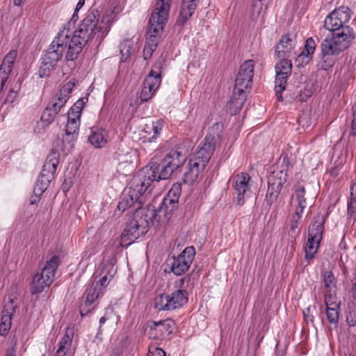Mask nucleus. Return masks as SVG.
<instances>
[{
    "instance_id": "obj_16",
    "label": "nucleus",
    "mask_w": 356,
    "mask_h": 356,
    "mask_svg": "<svg viewBox=\"0 0 356 356\" xmlns=\"http://www.w3.org/2000/svg\"><path fill=\"white\" fill-rule=\"evenodd\" d=\"M216 145V139L211 134L207 135L204 141L200 143L199 149L195 152L193 159L197 160L199 163H203L204 166L211 159Z\"/></svg>"
},
{
    "instance_id": "obj_63",
    "label": "nucleus",
    "mask_w": 356,
    "mask_h": 356,
    "mask_svg": "<svg viewBox=\"0 0 356 356\" xmlns=\"http://www.w3.org/2000/svg\"><path fill=\"white\" fill-rule=\"evenodd\" d=\"M40 197L39 195H35V194H33L30 198V203L31 204H35L37 202L39 201V199H40Z\"/></svg>"
},
{
    "instance_id": "obj_24",
    "label": "nucleus",
    "mask_w": 356,
    "mask_h": 356,
    "mask_svg": "<svg viewBox=\"0 0 356 356\" xmlns=\"http://www.w3.org/2000/svg\"><path fill=\"white\" fill-rule=\"evenodd\" d=\"M248 94V92H239L234 88L233 95L230 101L227 103V110L232 115L239 113L246 100Z\"/></svg>"
},
{
    "instance_id": "obj_8",
    "label": "nucleus",
    "mask_w": 356,
    "mask_h": 356,
    "mask_svg": "<svg viewBox=\"0 0 356 356\" xmlns=\"http://www.w3.org/2000/svg\"><path fill=\"white\" fill-rule=\"evenodd\" d=\"M60 264V259L58 256H52L47 261L45 266L40 273H37L32 278L30 286L31 294L41 293L48 289L54 281L56 270Z\"/></svg>"
},
{
    "instance_id": "obj_50",
    "label": "nucleus",
    "mask_w": 356,
    "mask_h": 356,
    "mask_svg": "<svg viewBox=\"0 0 356 356\" xmlns=\"http://www.w3.org/2000/svg\"><path fill=\"white\" fill-rule=\"evenodd\" d=\"M312 59V57L307 55L305 51H302L296 58L299 66H305L307 65Z\"/></svg>"
},
{
    "instance_id": "obj_61",
    "label": "nucleus",
    "mask_w": 356,
    "mask_h": 356,
    "mask_svg": "<svg viewBox=\"0 0 356 356\" xmlns=\"http://www.w3.org/2000/svg\"><path fill=\"white\" fill-rule=\"evenodd\" d=\"M44 191V190H42V188L35 186L33 189V194L41 196Z\"/></svg>"
},
{
    "instance_id": "obj_15",
    "label": "nucleus",
    "mask_w": 356,
    "mask_h": 356,
    "mask_svg": "<svg viewBox=\"0 0 356 356\" xmlns=\"http://www.w3.org/2000/svg\"><path fill=\"white\" fill-rule=\"evenodd\" d=\"M250 177L248 173H239L232 179V186L237 193V203L243 206L252 194L250 185Z\"/></svg>"
},
{
    "instance_id": "obj_28",
    "label": "nucleus",
    "mask_w": 356,
    "mask_h": 356,
    "mask_svg": "<svg viewBox=\"0 0 356 356\" xmlns=\"http://www.w3.org/2000/svg\"><path fill=\"white\" fill-rule=\"evenodd\" d=\"M197 6L193 3H189L182 1L179 17L177 19L176 24L183 26L186 22L192 17Z\"/></svg>"
},
{
    "instance_id": "obj_11",
    "label": "nucleus",
    "mask_w": 356,
    "mask_h": 356,
    "mask_svg": "<svg viewBox=\"0 0 356 356\" xmlns=\"http://www.w3.org/2000/svg\"><path fill=\"white\" fill-rule=\"evenodd\" d=\"M292 62L287 58H282L275 65V70L276 72L275 91L277 99L279 102L283 100L282 92L286 88V84L288 77L291 74Z\"/></svg>"
},
{
    "instance_id": "obj_59",
    "label": "nucleus",
    "mask_w": 356,
    "mask_h": 356,
    "mask_svg": "<svg viewBox=\"0 0 356 356\" xmlns=\"http://www.w3.org/2000/svg\"><path fill=\"white\" fill-rule=\"evenodd\" d=\"M15 353L16 348L15 346H13L7 349L6 356H16Z\"/></svg>"
},
{
    "instance_id": "obj_13",
    "label": "nucleus",
    "mask_w": 356,
    "mask_h": 356,
    "mask_svg": "<svg viewBox=\"0 0 356 356\" xmlns=\"http://www.w3.org/2000/svg\"><path fill=\"white\" fill-rule=\"evenodd\" d=\"M171 0H158L151 17V29L154 32L161 31L168 20Z\"/></svg>"
},
{
    "instance_id": "obj_56",
    "label": "nucleus",
    "mask_w": 356,
    "mask_h": 356,
    "mask_svg": "<svg viewBox=\"0 0 356 356\" xmlns=\"http://www.w3.org/2000/svg\"><path fill=\"white\" fill-rule=\"evenodd\" d=\"M17 96V92L13 90H10L7 95L5 102L6 103H13Z\"/></svg>"
},
{
    "instance_id": "obj_46",
    "label": "nucleus",
    "mask_w": 356,
    "mask_h": 356,
    "mask_svg": "<svg viewBox=\"0 0 356 356\" xmlns=\"http://www.w3.org/2000/svg\"><path fill=\"white\" fill-rule=\"evenodd\" d=\"M56 115L57 113L47 107L42 114L41 120L49 124L54 121Z\"/></svg>"
},
{
    "instance_id": "obj_32",
    "label": "nucleus",
    "mask_w": 356,
    "mask_h": 356,
    "mask_svg": "<svg viewBox=\"0 0 356 356\" xmlns=\"http://www.w3.org/2000/svg\"><path fill=\"white\" fill-rule=\"evenodd\" d=\"M115 270L113 268V266L111 265H104L102 268V277L97 282H99V288L101 289L102 292L108 284L111 279L113 277Z\"/></svg>"
},
{
    "instance_id": "obj_31",
    "label": "nucleus",
    "mask_w": 356,
    "mask_h": 356,
    "mask_svg": "<svg viewBox=\"0 0 356 356\" xmlns=\"http://www.w3.org/2000/svg\"><path fill=\"white\" fill-rule=\"evenodd\" d=\"M178 207V202L175 201V199H171L168 197H165L163 200V202L156 211L157 216H161V213L166 218L168 215L171 214L175 209Z\"/></svg>"
},
{
    "instance_id": "obj_49",
    "label": "nucleus",
    "mask_w": 356,
    "mask_h": 356,
    "mask_svg": "<svg viewBox=\"0 0 356 356\" xmlns=\"http://www.w3.org/2000/svg\"><path fill=\"white\" fill-rule=\"evenodd\" d=\"M46 176L40 174V176L38 177V181L36 182L35 186L38 187L42 188V190L46 191L47 188L49 184L52 180L51 179L45 178Z\"/></svg>"
},
{
    "instance_id": "obj_12",
    "label": "nucleus",
    "mask_w": 356,
    "mask_h": 356,
    "mask_svg": "<svg viewBox=\"0 0 356 356\" xmlns=\"http://www.w3.org/2000/svg\"><path fill=\"white\" fill-rule=\"evenodd\" d=\"M254 62L253 60H245L240 67L235 79L234 88L239 92H250L254 74Z\"/></svg>"
},
{
    "instance_id": "obj_62",
    "label": "nucleus",
    "mask_w": 356,
    "mask_h": 356,
    "mask_svg": "<svg viewBox=\"0 0 356 356\" xmlns=\"http://www.w3.org/2000/svg\"><path fill=\"white\" fill-rule=\"evenodd\" d=\"M327 308H334V309H337V308H340V302H330V303H328L327 305H326V309Z\"/></svg>"
},
{
    "instance_id": "obj_27",
    "label": "nucleus",
    "mask_w": 356,
    "mask_h": 356,
    "mask_svg": "<svg viewBox=\"0 0 356 356\" xmlns=\"http://www.w3.org/2000/svg\"><path fill=\"white\" fill-rule=\"evenodd\" d=\"M13 302V299H10L9 300V303L4 306L2 311L1 322L0 324V334L3 336L7 334L11 325L12 312L10 311H13V307L12 306Z\"/></svg>"
},
{
    "instance_id": "obj_25",
    "label": "nucleus",
    "mask_w": 356,
    "mask_h": 356,
    "mask_svg": "<svg viewBox=\"0 0 356 356\" xmlns=\"http://www.w3.org/2000/svg\"><path fill=\"white\" fill-rule=\"evenodd\" d=\"M295 43L288 35L282 36L275 48V55L278 58H286L291 56L294 49Z\"/></svg>"
},
{
    "instance_id": "obj_18",
    "label": "nucleus",
    "mask_w": 356,
    "mask_h": 356,
    "mask_svg": "<svg viewBox=\"0 0 356 356\" xmlns=\"http://www.w3.org/2000/svg\"><path fill=\"white\" fill-rule=\"evenodd\" d=\"M150 335L154 339H162L172 333L175 323L170 320L153 321L149 325Z\"/></svg>"
},
{
    "instance_id": "obj_64",
    "label": "nucleus",
    "mask_w": 356,
    "mask_h": 356,
    "mask_svg": "<svg viewBox=\"0 0 356 356\" xmlns=\"http://www.w3.org/2000/svg\"><path fill=\"white\" fill-rule=\"evenodd\" d=\"M353 297L356 299V282L353 284L352 286Z\"/></svg>"
},
{
    "instance_id": "obj_3",
    "label": "nucleus",
    "mask_w": 356,
    "mask_h": 356,
    "mask_svg": "<svg viewBox=\"0 0 356 356\" xmlns=\"http://www.w3.org/2000/svg\"><path fill=\"white\" fill-rule=\"evenodd\" d=\"M70 46H72L70 31L63 30L58 33L47 50L46 54L41 58L42 63L39 69L40 77L48 76L50 72L54 70L58 62L63 58L67 48L66 60L72 61L78 58L79 55H76L73 58L68 57V54L71 51Z\"/></svg>"
},
{
    "instance_id": "obj_58",
    "label": "nucleus",
    "mask_w": 356,
    "mask_h": 356,
    "mask_svg": "<svg viewBox=\"0 0 356 356\" xmlns=\"http://www.w3.org/2000/svg\"><path fill=\"white\" fill-rule=\"evenodd\" d=\"M325 305H327L328 303L333 302L334 301V297L331 294L330 291L329 290H327L325 292Z\"/></svg>"
},
{
    "instance_id": "obj_10",
    "label": "nucleus",
    "mask_w": 356,
    "mask_h": 356,
    "mask_svg": "<svg viewBox=\"0 0 356 356\" xmlns=\"http://www.w3.org/2000/svg\"><path fill=\"white\" fill-rule=\"evenodd\" d=\"M188 302V293L177 289L171 293L161 294L154 299V307L159 311L174 310L181 307Z\"/></svg>"
},
{
    "instance_id": "obj_52",
    "label": "nucleus",
    "mask_w": 356,
    "mask_h": 356,
    "mask_svg": "<svg viewBox=\"0 0 356 356\" xmlns=\"http://www.w3.org/2000/svg\"><path fill=\"white\" fill-rule=\"evenodd\" d=\"M353 119L351 122V129L350 131V136H356V104L353 107Z\"/></svg>"
},
{
    "instance_id": "obj_21",
    "label": "nucleus",
    "mask_w": 356,
    "mask_h": 356,
    "mask_svg": "<svg viewBox=\"0 0 356 356\" xmlns=\"http://www.w3.org/2000/svg\"><path fill=\"white\" fill-rule=\"evenodd\" d=\"M325 221V218L321 213H318L314 218V221L309 226L308 229V237L310 238V240H316V243L321 241L324 232Z\"/></svg>"
},
{
    "instance_id": "obj_4",
    "label": "nucleus",
    "mask_w": 356,
    "mask_h": 356,
    "mask_svg": "<svg viewBox=\"0 0 356 356\" xmlns=\"http://www.w3.org/2000/svg\"><path fill=\"white\" fill-rule=\"evenodd\" d=\"M70 46H72L70 31L63 30L58 33L47 50L46 54L41 58L42 63L39 69L40 77L48 76L50 72L54 70L58 62L63 58L67 48L66 60L72 61L78 58L79 55H76L73 58L68 57V54L71 51Z\"/></svg>"
},
{
    "instance_id": "obj_9",
    "label": "nucleus",
    "mask_w": 356,
    "mask_h": 356,
    "mask_svg": "<svg viewBox=\"0 0 356 356\" xmlns=\"http://www.w3.org/2000/svg\"><path fill=\"white\" fill-rule=\"evenodd\" d=\"M282 169L275 170L268 177V190L266 195V204L270 207L277 200L283 184L287 180L289 161L286 156L282 159Z\"/></svg>"
},
{
    "instance_id": "obj_55",
    "label": "nucleus",
    "mask_w": 356,
    "mask_h": 356,
    "mask_svg": "<svg viewBox=\"0 0 356 356\" xmlns=\"http://www.w3.org/2000/svg\"><path fill=\"white\" fill-rule=\"evenodd\" d=\"M156 49H154V48H152V47H149L147 45L145 44V47H144V49H143V57H144V59L145 60H147L149 59L153 52L155 51Z\"/></svg>"
},
{
    "instance_id": "obj_38",
    "label": "nucleus",
    "mask_w": 356,
    "mask_h": 356,
    "mask_svg": "<svg viewBox=\"0 0 356 356\" xmlns=\"http://www.w3.org/2000/svg\"><path fill=\"white\" fill-rule=\"evenodd\" d=\"M149 36L147 39V41H146L145 44L148 46V47H152V48H154V49H156L157 46H158V42H159V38L157 36V34L161 33V31L154 32V30L151 29L150 20L149 21ZM162 31H163V30L161 31V32Z\"/></svg>"
},
{
    "instance_id": "obj_19",
    "label": "nucleus",
    "mask_w": 356,
    "mask_h": 356,
    "mask_svg": "<svg viewBox=\"0 0 356 356\" xmlns=\"http://www.w3.org/2000/svg\"><path fill=\"white\" fill-rule=\"evenodd\" d=\"M73 86V83L70 82L64 85L60 90L59 93L54 97L50 105L47 107L58 114L65 105L68 99V95L71 92Z\"/></svg>"
},
{
    "instance_id": "obj_53",
    "label": "nucleus",
    "mask_w": 356,
    "mask_h": 356,
    "mask_svg": "<svg viewBox=\"0 0 356 356\" xmlns=\"http://www.w3.org/2000/svg\"><path fill=\"white\" fill-rule=\"evenodd\" d=\"M148 356H165V353L161 348L151 347L149 349Z\"/></svg>"
},
{
    "instance_id": "obj_51",
    "label": "nucleus",
    "mask_w": 356,
    "mask_h": 356,
    "mask_svg": "<svg viewBox=\"0 0 356 356\" xmlns=\"http://www.w3.org/2000/svg\"><path fill=\"white\" fill-rule=\"evenodd\" d=\"M17 55V51L11 50L6 55L3 61L6 62L7 64L13 65L16 59Z\"/></svg>"
},
{
    "instance_id": "obj_34",
    "label": "nucleus",
    "mask_w": 356,
    "mask_h": 356,
    "mask_svg": "<svg viewBox=\"0 0 356 356\" xmlns=\"http://www.w3.org/2000/svg\"><path fill=\"white\" fill-rule=\"evenodd\" d=\"M350 191V199L348 205V214L353 221H356V185H353Z\"/></svg>"
},
{
    "instance_id": "obj_37",
    "label": "nucleus",
    "mask_w": 356,
    "mask_h": 356,
    "mask_svg": "<svg viewBox=\"0 0 356 356\" xmlns=\"http://www.w3.org/2000/svg\"><path fill=\"white\" fill-rule=\"evenodd\" d=\"M340 308H327L326 309L327 319L330 325H333L337 327L339 323Z\"/></svg>"
},
{
    "instance_id": "obj_26",
    "label": "nucleus",
    "mask_w": 356,
    "mask_h": 356,
    "mask_svg": "<svg viewBox=\"0 0 356 356\" xmlns=\"http://www.w3.org/2000/svg\"><path fill=\"white\" fill-rule=\"evenodd\" d=\"M107 132L105 129L92 128L88 136V142L96 148L103 147L107 143Z\"/></svg>"
},
{
    "instance_id": "obj_5",
    "label": "nucleus",
    "mask_w": 356,
    "mask_h": 356,
    "mask_svg": "<svg viewBox=\"0 0 356 356\" xmlns=\"http://www.w3.org/2000/svg\"><path fill=\"white\" fill-rule=\"evenodd\" d=\"M99 12L96 9L89 10L85 18L79 24L73 35H70L72 46H70L71 51L68 57L73 58L76 55H79L83 47L90 40H92L97 32H101L102 27L98 26Z\"/></svg>"
},
{
    "instance_id": "obj_41",
    "label": "nucleus",
    "mask_w": 356,
    "mask_h": 356,
    "mask_svg": "<svg viewBox=\"0 0 356 356\" xmlns=\"http://www.w3.org/2000/svg\"><path fill=\"white\" fill-rule=\"evenodd\" d=\"M72 345V337H70L68 332H67L61 339L59 343V348L57 350L58 354L59 353L67 351L70 349Z\"/></svg>"
},
{
    "instance_id": "obj_39",
    "label": "nucleus",
    "mask_w": 356,
    "mask_h": 356,
    "mask_svg": "<svg viewBox=\"0 0 356 356\" xmlns=\"http://www.w3.org/2000/svg\"><path fill=\"white\" fill-rule=\"evenodd\" d=\"M325 287L328 290L336 284V279L331 271H325L322 273Z\"/></svg>"
},
{
    "instance_id": "obj_1",
    "label": "nucleus",
    "mask_w": 356,
    "mask_h": 356,
    "mask_svg": "<svg viewBox=\"0 0 356 356\" xmlns=\"http://www.w3.org/2000/svg\"><path fill=\"white\" fill-rule=\"evenodd\" d=\"M193 148V141L186 139L177 144L163 159L153 157L149 164L131 179L129 188L135 195L145 199L152 181L168 179L176 169L184 163Z\"/></svg>"
},
{
    "instance_id": "obj_42",
    "label": "nucleus",
    "mask_w": 356,
    "mask_h": 356,
    "mask_svg": "<svg viewBox=\"0 0 356 356\" xmlns=\"http://www.w3.org/2000/svg\"><path fill=\"white\" fill-rule=\"evenodd\" d=\"M181 193V185L180 184H174L168 191L166 197L171 199H175V201L179 202V198Z\"/></svg>"
},
{
    "instance_id": "obj_60",
    "label": "nucleus",
    "mask_w": 356,
    "mask_h": 356,
    "mask_svg": "<svg viewBox=\"0 0 356 356\" xmlns=\"http://www.w3.org/2000/svg\"><path fill=\"white\" fill-rule=\"evenodd\" d=\"M310 309L307 308L305 312H304V316L307 321H310L311 322H313V316H311L309 314Z\"/></svg>"
},
{
    "instance_id": "obj_40",
    "label": "nucleus",
    "mask_w": 356,
    "mask_h": 356,
    "mask_svg": "<svg viewBox=\"0 0 356 356\" xmlns=\"http://www.w3.org/2000/svg\"><path fill=\"white\" fill-rule=\"evenodd\" d=\"M83 102L81 100H78L70 108L68 112V117L72 115L73 118L79 119L81 118Z\"/></svg>"
},
{
    "instance_id": "obj_45",
    "label": "nucleus",
    "mask_w": 356,
    "mask_h": 356,
    "mask_svg": "<svg viewBox=\"0 0 356 356\" xmlns=\"http://www.w3.org/2000/svg\"><path fill=\"white\" fill-rule=\"evenodd\" d=\"M316 50V43L312 38H309L305 42V48L302 51H305V54L311 57H313V54Z\"/></svg>"
},
{
    "instance_id": "obj_14",
    "label": "nucleus",
    "mask_w": 356,
    "mask_h": 356,
    "mask_svg": "<svg viewBox=\"0 0 356 356\" xmlns=\"http://www.w3.org/2000/svg\"><path fill=\"white\" fill-rule=\"evenodd\" d=\"M195 255L193 247H187L177 257H172L170 270L176 275L184 274L190 267Z\"/></svg>"
},
{
    "instance_id": "obj_6",
    "label": "nucleus",
    "mask_w": 356,
    "mask_h": 356,
    "mask_svg": "<svg viewBox=\"0 0 356 356\" xmlns=\"http://www.w3.org/2000/svg\"><path fill=\"white\" fill-rule=\"evenodd\" d=\"M350 19V9L347 7H340L331 12L324 21V27L332 32L330 38L346 39V41L353 43L355 38L353 29L346 25Z\"/></svg>"
},
{
    "instance_id": "obj_36",
    "label": "nucleus",
    "mask_w": 356,
    "mask_h": 356,
    "mask_svg": "<svg viewBox=\"0 0 356 356\" xmlns=\"http://www.w3.org/2000/svg\"><path fill=\"white\" fill-rule=\"evenodd\" d=\"M12 66L13 65L2 61V63L0 65V89H3V87L8 79V75L12 70Z\"/></svg>"
},
{
    "instance_id": "obj_33",
    "label": "nucleus",
    "mask_w": 356,
    "mask_h": 356,
    "mask_svg": "<svg viewBox=\"0 0 356 356\" xmlns=\"http://www.w3.org/2000/svg\"><path fill=\"white\" fill-rule=\"evenodd\" d=\"M319 244L320 242L316 243V240L312 241L310 240V238L308 237L307 242L305 247V259L309 262L314 258V255L316 254L318 249Z\"/></svg>"
},
{
    "instance_id": "obj_30",
    "label": "nucleus",
    "mask_w": 356,
    "mask_h": 356,
    "mask_svg": "<svg viewBox=\"0 0 356 356\" xmlns=\"http://www.w3.org/2000/svg\"><path fill=\"white\" fill-rule=\"evenodd\" d=\"M305 193V188L302 186L297 187L295 191L294 195L296 201L297 202L296 215L298 219L301 218L303 211L307 207Z\"/></svg>"
},
{
    "instance_id": "obj_43",
    "label": "nucleus",
    "mask_w": 356,
    "mask_h": 356,
    "mask_svg": "<svg viewBox=\"0 0 356 356\" xmlns=\"http://www.w3.org/2000/svg\"><path fill=\"white\" fill-rule=\"evenodd\" d=\"M270 0H253L252 8L254 13L256 12L260 15L263 10L267 8V5Z\"/></svg>"
},
{
    "instance_id": "obj_44",
    "label": "nucleus",
    "mask_w": 356,
    "mask_h": 356,
    "mask_svg": "<svg viewBox=\"0 0 356 356\" xmlns=\"http://www.w3.org/2000/svg\"><path fill=\"white\" fill-rule=\"evenodd\" d=\"M131 47L128 42H123L120 44L121 61L125 62L130 55Z\"/></svg>"
},
{
    "instance_id": "obj_57",
    "label": "nucleus",
    "mask_w": 356,
    "mask_h": 356,
    "mask_svg": "<svg viewBox=\"0 0 356 356\" xmlns=\"http://www.w3.org/2000/svg\"><path fill=\"white\" fill-rule=\"evenodd\" d=\"M346 321L349 327H355L356 326V316L349 314L346 317Z\"/></svg>"
},
{
    "instance_id": "obj_20",
    "label": "nucleus",
    "mask_w": 356,
    "mask_h": 356,
    "mask_svg": "<svg viewBox=\"0 0 356 356\" xmlns=\"http://www.w3.org/2000/svg\"><path fill=\"white\" fill-rule=\"evenodd\" d=\"M79 126V119L73 118L72 115L68 117V120L65 127V134L63 138V143H67L68 149L73 147L72 143L76 139Z\"/></svg>"
},
{
    "instance_id": "obj_22",
    "label": "nucleus",
    "mask_w": 356,
    "mask_h": 356,
    "mask_svg": "<svg viewBox=\"0 0 356 356\" xmlns=\"http://www.w3.org/2000/svg\"><path fill=\"white\" fill-rule=\"evenodd\" d=\"M58 160V152L55 149H51L46 159L40 174L46 176L45 178L53 179L56 171Z\"/></svg>"
},
{
    "instance_id": "obj_29",
    "label": "nucleus",
    "mask_w": 356,
    "mask_h": 356,
    "mask_svg": "<svg viewBox=\"0 0 356 356\" xmlns=\"http://www.w3.org/2000/svg\"><path fill=\"white\" fill-rule=\"evenodd\" d=\"M161 83V72H156L154 69H152L144 79L143 85L154 93L159 88Z\"/></svg>"
},
{
    "instance_id": "obj_54",
    "label": "nucleus",
    "mask_w": 356,
    "mask_h": 356,
    "mask_svg": "<svg viewBox=\"0 0 356 356\" xmlns=\"http://www.w3.org/2000/svg\"><path fill=\"white\" fill-rule=\"evenodd\" d=\"M180 282H181L183 286H184V283H186V287L188 288L191 286L193 285L194 277H193L192 275H188L185 276L184 277L181 278L180 280Z\"/></svg>"
},
{
    "instance_id": "obj_48",
    "label": "nucleus",
    "mask_w": 356,
    "mask_h": 356,
    "mask_svg": "<svg viewBox=\"0 0 356 356\" xmlns=\"http://www.w3.org/2000/svg\"><path fill=\"white\" fill-rule=\"evenodd\" d=\"M93 302H88L87 299L86 298L84 302H83L79 307V312L81 316L83 317L87 315L92 309H93V307H92Z\"/></svg>"
},
{
    "instance_id": "obj_7",
    "label": "nucleus",
    "mask_w": 356,
    "mask_h": 356,
    "mask_svg": "<svg viewBox=\"0 0 356 356\" xmlns=\"http://www.w3.org/2000/svg\"><path fill=\"white\" fill-rule=\"evenodd\" d=\"M352 42L346 40H335L325 38L321 44L320 67L323 71H327L332 67L339 60V55L348 49Z\"/></svg>"
},
{
    "instance_id": "obj_2",
    "label": "nucleus",
    "mask_w": 356,
    "mask_h": 356,
    "mask_svg": "<svg viewBox=\"0 0 356 356\" xmlns=\"http://www.w3.org/2000/svg\"><path fill=\"white\" fill-rule=\"evenodd\" d=\"M143 202L144 198L135 195L129 186L123 190L118 205V209L124 211L129 207H136V211L127 222L122 234L123 242L129 241V243H131L146 234L150 225L156 220V210L151 207L142 208Z\"/></svg>"
},
{
    "instance_id": "obj_23",
    "label": "nucleus",
    "mask_w": 356,
    "mask_h": 356,
    "mask_svg": "<svg viewBox=\"0 0 356 356\" xmlns=\"http://www.w3.org/2000/svg\"><path fill=\"white\" fill-rule=\"evenodd\" d=\"M203 163H199L197 160L190 159L188 161L186 171L184 174L183 180L188 184H193L197 179L199 173L204 169Z\"/></svg>"
},
{
    "instance_id": "obj_47",
    "label": "nucleus",
    "mask_w": 356,
    "mask_h": 356,
    "mask_svg": "<svg viewBox=\"0 0 356 356\" xmlns=\"http://www.w3.org/2000/svg\"><path fill=\"white\" fill-rule=\"evenodd\" d=\"M154 94V93L153 92L142 85V89L139 97L141 102H147L153 97Z\"/></svg>"
},
{
    "instance_id": "obj_35",
    "label": "nucleus",
    "mask_w": 356,
    "mask_h": 356,
    "mask_svg": "<svg viewBox=\"0 0 356 356\" xmlns=\"http://www.w3.org/2000/svg\"><path fill=\"white\" fill-rule=\"evenodd\" d=\"M103 292L99 288V282H92L90 288L86 291L88 302H94Z\"/></svg>"
},
{
    "instance_id": "obj_17",
    "label": "nucleus",
    "mask_w": 356,
    "mask_h": 356,
    "mask_svg": "<svg viewBox=\"0 0 356 356\" xmlns=\"http://www.w3.org/2000/svg\"><path fill=\"white\" fill-rule=\"evenodd\" d=\"M164 121L162 120L156 121H149L146 123L140 132L139 140L143 143H151L155 141L159 136L163 129Z\"/></svg>"
}]
</instances>
